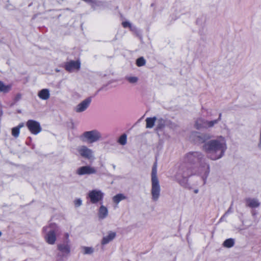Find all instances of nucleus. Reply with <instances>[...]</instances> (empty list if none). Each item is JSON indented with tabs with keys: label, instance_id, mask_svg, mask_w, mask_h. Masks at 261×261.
Listing matches in <instances>:
<instances>
[{
	"label": "nucleus",
	"instance_id": "f257e3e1",
	"mask_svg": "<svg viewBox=\"0 0 261 261\" xmlns=\"http://www.w3.org/2000/svg\"><path fill=\"white\" fill-rule=\"evenodd\" d=\"M202 148L209 154L211 159H219L223 155L227 148L226 140L223 137L219 136L215 139L205 142Z\"/></svg>",
	"mask_w": 261,
	"mask_h": 261
},
{
	"label": "nucleus",
	"instance_id": "f03ea898",
	"mask_svg": "<svg viewBox=\"0 0 261 261\" xmlns=\"http://www.w3.org/2000/svg\"><path fill=\"white\" fill-rule=\"evenodd\" d=\"M161 187L157 176V164L155 163L151 171V194L153 201H157L160 197Z\"/></svg>",
	"mask_w": 261,
	"mask_h": 261
},
{
	"label": "nucleus",
	"instance_id": "7ed1b4c3",
	"mask_svg": "<svg viewBox=\"0 0 261 261\" xmlns=\"http://www.w3.org/2000/svg\"><path fill=\"white\" fill-rule=\"evenodd\" d=\"M101 134L97 129H93L84 132L81 136V139L85 142L93 143L101 139Z\"/></svg>",
	"mask_w": 261,
	"mask_h": 261
},
{
	"label": "nucleus",
	"instance_id": "20e7f679",
	"mask_svg": "<svg viewBox=\"0 0 261 261\" xmlns=\"http://www.w3.org/2000/svg\"><path fill=\"white\" fill-rule=\"evenodd\" d=\"M78 155L83 159L93 161L95 159L94 151L86 145H81L77 147Z\"/></svg>",
	"mask_w": 261,
	"mask_h": 261
},
{
	"label": "nucleus",
	"instance_id": "39448f33",
	"mask_svg": "<svg viewBox=\"0 0 261 261\" xmlns=\"http://www.w3.org/2000/svg\"><path fill=\"white\" fill-rule=\"evenodd\" d=\"M103 193L100 190H93L89 192L88 196L92 203H96L102 199Z\"/></svg>",
	"mask_w": 261,
	"mask_h": 261
},
{
	"label": "nucleus",
	"instance_id": "423d86ee",
	"mask_svg": "<svg viewBox=\"0 0 261 261\" xmlns=\"http://www.w3.org/2000/svg\"><path fill=\"white\" fill-rule=\"evenodd\" d=\"M96 169L90 166H84L79 168L76 173L79 175H83L86 174H93L96 173Z\"/></svg>",
	"mask_w": 261,
	"mask_h": 261
},
{
	"label": "nucleus",
	"instance_id": "0eeeda50",
	"mask_svg": "<svg viewBox=\"0 0 261 261\" xmlns=\"http://www.w3.org/2000/svg\"><path fill=\"white\" fill-rule=\"evenodd\" d=\"M27 126L30 131L35 135L39 133L41 130V127L39 123L34 120H29L27 123Z\"/></svg>",
	"mask_w": 261,
	"mask_h": 261
},
{
	"label": "nucleus",
	"instance_id": "6e6552de",
	"mask_svg": "<svg viewBox=\"0 0 261 261\" xmlns=\"http://www.w3.org/2000/svg\"><path fill=\"white\" fill-rule=\"evenodd\" d=\"M91 102V99L88 98L82 101L74 108V110L76 113H82L85 111L89 107Z\"/></svg>",
	"mask_w": 261,
	"mask_h": 261
},
{
	"label": "nucleus",
	"instance_id": "1a4fd4ad",
	"mask_svg": "<svg viewBox=\"0 0 261 261\" xmlns=\"http://www.w3.org/2000/svg\"><path fill=\"white\" fill-rule=\"evenodd\" d=\"M58 249L63 254V256H67L69 255L71 252V247L68 241H66L65 243L60 244L58 245Z\"/></svg>",
	"mask_w": 261,
	"mask_h": 261
},
{
	"label": "nucleus",
	"instance_id": "9d476101",
	"mask_svg": "<svg viewBox=\"0 0 261 261\" xmlns=\"http://www.w3.org/2000/svg\"><path fill=\"white\" fill-rule=\"evenodd\" d=\"M80 65L81 63L79 61H71L66 64V69L69 72H72L79 70Z\"/></svg>",
	"mask_w": 261,
	"mask_h": 261
},
{
	"label": "nucleus",
	"instance_id": "9b49d317",
	"mask_svg": "<svg viewBox=\"0 0 261 261\" xmlns=\"http://www.w3.org/2000/svg\"><path fill=\"white\" fill-rule=\"evenodd\" d=\"M45 240L46 242L50 245H53L55 243L57 238L56 233L53 230L48 231L45 237Z\"/></svg>",
	"mask_w": 261,
	"mask_h": 261
},
{
	"label": "nucleus",
	"instance_id": "f8f14e48",
	"mask_svg": "<svg viewBox=\"0 0 261 261\" xmlns=\"http://www.w3.org/2000/svg\"><path fill=\"white\" fill-rule=\"evenodd\" d=\"M116 237V233L112 231H110L108 232V235L103 237L101 240V244L106 245L109 243L110 242L112 241Z\"/></svg>",
	"mask_w": 261,
	"mask_h": 261
},
{
	"label": "nucleus",
	"instance_id": "ddd939ff",
	"mask_svg": "<svg viewBox=\"0 0 261 261\" xmlns=\"http://www.w3.org/2000/svg\"><path fill=\"white\" fill-rule=\"evenodd\" d=\"M38 96L42 100H47L50 97L49 90L47 89H43L38 92Z\"/></svg>",
	"mask_w": 261,
	"mask_h": 261
},
{
	"label": "nucleus",
	"instance_id": "4468645a",
	"mask_svg": "<svg viewBox=\"0 0 261 261\" xmlns=\"http://www.w3.org/2000/svg\"><path fill=\"white\" fill-rule=\"evenodd\" d=\"M246 202L247 206L252 208L258 207L260 204L256 199L248 198L246 200Z\"/></svg>",
	"mask_w": 261,
	"mask_h": 261
},
{
	"label": "nucleus",
	"instance_id": "2eb2a0df",
	"mask_svg": "<svg viewBox=\"0 0 261 261\" xmlns=\"http://www.w3.org/2000/svg\"><path fill=\"white\" fill-rule=\"evenodd\" d=\"M156 120L155 117H149L146 119V127L147 128H152L154 125V123Z\"/></svg>",
	"mask_w": 261,
	"mask_h": 261
},
{
	"label": "nucleus",
	"instance_id": "dca6fc26",
	"mask_svg": "<svg viewBox=\"0 0 261 261\" xmlns=\"http://www.w3.org/2000/svg\"><path fill=\"white\" fill-rule=\"evenodd\" d=\"M81 252L84 254H92L94 251V249L92 247L82 246L81 247Z\"/></svg>",
	"mask_w": 261,
	"mask_h": 261
},
{
	"label": "nucleus",
	"instance_id": "f3484780",
	"mask_svg": "<svg viewBox=\"0 0 261 261\" xmlns=\"http://www.w3.org/2000/svg\"><path fill=\"white\" fill-rule=\"evenodd\" d=\"M108 210L107 208L104 206L103 205H101L100 207L99 211V217L101 219H103L106 218L108 215Z\"/></svg>",
	"mask_w": 261,
	"mask_h": 261
},
{
	"label": "nucleus",
	"instance_id": "a211bd4d",
	"mask_svg": "<svg viewBox=\"0 0 261 261\" xmlns=\"http://www.w3.org/2000/svg\"><path fill=\"white\" fill-rule=\"evenodd\" d=\"M23 126V124H20L18 126L13 127L12 129V134L14 137L17 138L18 137L20 132V128Z\"/></svg>",
	"mask_w": 261,
	"mask_h": 261
},
{
	"label": "nucleus",
	"instance_id": "6ab92c4d",
	"mask_svg": "<svg viewBox=\"0 0 261 261\" xmlns=\"http://www.w3.org/2000/svg\"><path fill=\"white\" fill-rule=\"evenodd\" d=\"M126 197L122 194H118L113 197V201L116 203H118L120 201L125 199Z\"/></svg>",
	"mask_w": 261,
	"mask_h": 261
},
{
	"label": "nucleus",
	"instance_id": "aec40b11",
	"mask_svg": "<svg viewBox=\"0 0 261 261\" xmlns=\"http://www.w3.org/2000/svg\"><path fill=\"white\" fill-rule=\"evenodd\" d=\"M10 85H5L3 82L0 81V91L7 93L11 89Z\"/></svg>",
	"mask_w": 261,
	"mask_h": 261
},
{
	"label": "nucleus",
	"instance_id": "412c9836",
	"mask_svg": "<svg viewBox=\"0 0 261 261\" xmlns=\"http://www.w3.org/2000/svg\"><path fill=\"white\" fill-rule=\"evenodd\" d=\"M205 121L206 120H204L202 119H197L195 123L196 127L197 129L204 128V125L205 124Z\"/></svg>",
	"mask_w": 261,
	"mask_h": 261
},
{
	"label": "nucleus",
	"instance_id": "4be33fe9",
	"mask_svg": "<svg viewBox=\"0 0 261 261\" xmlns=\"http://www.w3.org/2000/svg\"><path fill=\"white\" fill-rule=\"evenodd\" d=\"M219 121V119L214 120L213 121H206L205 124L204 125V128H207L212 127L214 126L215 124H217Z\"/></svg>",
	"mask_w": 261,
	"mask_h": 261
},
{
	"label": "nucleus",
	"instance_id": "5701e85b",
	"mask_svg": "<svg viewBox=\"0 0 261 261\" xmlns=\"http://www.w3.org/2000/svg\"><path fill=\"white\" fill-rule=\"evenodd\" d=\"M234 241L232 239L226 240L223 243V246L225 247L230 248L233 246Z\"/></svg>",
	"mask_w": 261,
	"mask_h": 261
},
{
	"label": "nucleus",
	"instance_id": "b1692460",
	"mask_svg": "<svg viewBox=\"0 0 261 261\" xmlns=\"http://www.w3.org/2000/svg\"><path fill=\"white\" fill-rule=\"evenodd\" d=\"M125 79L131 84H136L138 81V78L136 76H127L125 77Z\"/></svg>",
	"mask_w": 261,
	"mask_h": 261
},
{
	"label": "nucleus",
	"instance_id": "393cba45",
	"mask_svg": "<svg viewBox=\"0 0 261 261\" xmlns=\"http://www.w3.org/2000/svg\"><path fill=\"white\" fill-rule=\"evenodd\" d=\"M165 125V121L163 119H159L157 121V128L158 129H161L164 127Z\"/></svg>",
	"mask_w": 261,
	"mask_h": 261
},
{
	"label": "nucleus",
	"instance_id": "a878e982",
	"mask_svg": "<svg viewBox=\"0 0 261 261\" xmlns=\"http://www.w3.org/2000/svg\"><path fill=\"white\" fill-rule=\"evenodd\" d=\"M118 142L122 145H125L126 143V135L125 134L121 135L118 140Z\"/></svg>",
	"mask_w": 261,
	"mask_h": 261
},
{
	"label": "nucleus",
	"instance_id": "bb28decb",
	"mask_svg": "<svg viewBox=\"0 0 261 261\" xmlns=\"http://www.w3.org/2000/svg\"><path fill=\"white\" fill-rule=\"evenodd\" d=\"M145 60L143 57H140L137 60L136 64L138 66L140 67L145 64Z\"/></svg>",
	"mask_w": 261,
	"mask_h": 261
},
{
	"label": "nucleus",
	"instance_id": "cd10ccee",
	"mask_svg": "<svg viewBox=\"0 0 261 261\" xmlns=\"http://www.w3.org/2000/svg\"><path fill=\"white\" fill-rule=\"evenodd\" d=\"M199 137L203 142H205L209 140L211 137L208 134H202L201 136H199Z\"/></svg>",
	"mask_w": 261,
	"mask_h": 261
},
{
	"label": "nucleus",
	"instance_id": "c85d7f7f",
	"mask_svg": "<svg viewBox=\"0 0 261 261\" xmlns=\"http://www.w3.org/2000/svg\"><path fill=\"white\" fill-rule=\"evenodd\" d=\"M82 201L80 199H76L74 201V204L76 207L80 206L82 204Z\"/></svg>",
	"mask_w": 261,
	"mask_h": 261
},
{
	"label": "nucleus",
	"instance_id": "c756f323",
	"mask_svg": "<svg viewBox=\"0 0 261 261\" xmlns=\"http://www.w3.org/2000/svg\"><path fill=\"white\" fill-rule=\"evenodd\" d=\"M122 24L124 28L128 27L129 28H131V24L130 22L128 21H124L122 23Z\"/></svg>",
	"mask_w": 261,
	"mask_h": 261
},
{
	"label": "nucleus",
	"instance_id": "7c9ffc66",
	"mask_svg": "<svg viewBox=\"0 0 261 261\" xmlns=\"http://www.w3.org/2000/svg\"><path fill=\"white\" fill-rule=\"evenodd\" d=\"M65 236V238L66 239V241H68V243H69V234L68 233H66L64 235Z\"/></svg>",
	"mask_w": 261,
	"mask_h": 261
},
{
	"label": "nucleus",
	"instance_id": "2f4dec72",
	"mask_svg": "<svg viewBox=\"0 0 261 261\" xmlns=\"http://www.w3.org/2000/svg\"><path fill=\"white\" fill-rule=\"evenodd\" d=\"M1 234H2V233L0 232V236H1Z\"/></svg>",
	"mask_w": 261,
	"mask_h": 261
}]
</instances>
